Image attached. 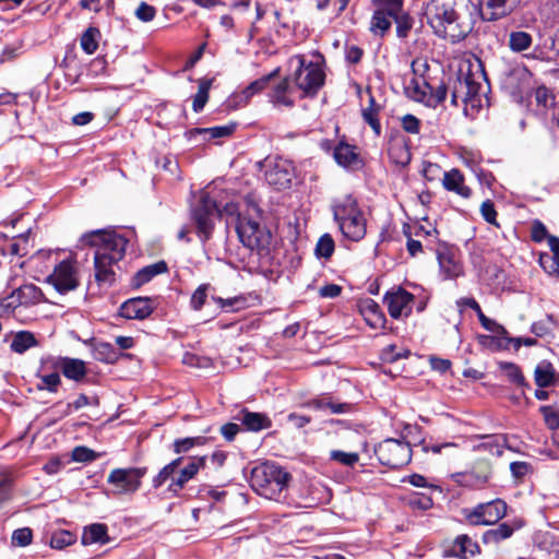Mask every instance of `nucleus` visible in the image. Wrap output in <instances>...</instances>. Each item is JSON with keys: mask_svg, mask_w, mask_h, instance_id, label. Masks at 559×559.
I'll use <instances>...</instances> for the list:
<instances>
[{"mask_svg": "<svg viewBox=\"0 0 559 559\" xmlns=\"http://www.w3.org/2000/svg\"><path fill=\"white\" fill-rule=\"evenodd\" d=\"M210 288V284L200 285L191 296L190 305L193 310H200L207 298V290Z\"/></svg>", "mask_w": 559, "mask_h": 559, "instance_id": "57", "label": "nucleus"}, {"mask_svg": "<svg viewBox=\"0 0 559 559\" xmlns=\"http://www.w3.org/2000/svg\"><path fill=\"white\" fill-rule=\"evenodd\" d=\"M354 408V405L350 403H341L333 401L330 396H328L325 409H329L332 414H346L350 413Z\"/></svg>", "mask_w": 559, "mask_h": 559, "instance_id": "62", "label": "nucleus"}, {"mask_svg": "<svg viewBox=\"0 0 559 559\" xmlns=\"http://www.w3.org/2000/svg\"><path fill=\"white\" fill-rule=\"evenodd\" d=\"M236 231L239 240L250 250L261 252L270 245L271 234L250 215L237 214Z\"/></svg>", "mask_w": 559, "mask_h": 559, "instance_id": "7", "label": "nucleus"}, {"mask_svg": "<svg viewBox=\"0 0 559 559\" xmlns=\"http://www.w3.org/2000/svg\"><path fill=\"white\" fill-rule=\"evenodd\" d=\"M504 74L510 84L513 83V80H516L520 83L522 81H526L530 76L528 70L522 64L510 67Z\"/></svg>", "mask_w": 559, "mask_h": 559, "instance_id": "58", "label": "nucleus"}, {"mask_svg": "<svg viewBox=\"0 0 559 559\" xmlns=\"http://www.w3.org/2000/svg\"><path fill=\"white\" fill-rule=\"evenodd\" d=\"M212 86V80L202 79L199 81L198 93L193 97L192 108L195 112L203 110L205 104L209 100V92Z\"/></svg>", "mask_w": 559, "mask_h": 559, "instance_id": "41", "label": "nucleus"}, {"mask_svg": "<svg viewBox=\"0 0 559 559\" xmlns=\"http://www.w3.org/2000/svg\"><path fill=\"white\" fill-rule=\"evenodd\" d=\"M94 358L98 361L106 364H114L117 361L119 354L116 348L106 342L98 343L94 348Z\"/></svg>", "mask_w": 559, "mask_h": 559, "instance_id": "40", "label": "nucleus"}, {"mask_svg": "<svg viewBox=\"0 0 559 559\" xmlns=\"http://www.w3.org/2000/svg\"><path fill=\"white\" fill-rule=\"evenodd\" d=\"M206 456H193L188 464L177 469V476L168 484L167 491L178 496L188 481L193 479L200 469L205 467Z\"/></svg>", "mask_w": 559, "mask_h": 559, "instance_id": "16", "label": "nucleus"}, {"mask_svg": "<svg viewBox=\"0 0 559 559\" xmlns=\"http://www.w3.org/2000/svg\"><path fill=\"white\" fill-rule=\"evenodd\" d=\"M335 243L330 234L322 235L314 249V253L318 258L330 259L334 252Z\"/></svg>", "mask_w": 559, "mask_h": 559, "instance_id": "46", "label": "nucleus"}, {"mask_svg": "<svg viewBox=\"0 0 559 559\" xmlns=\"http://www.w3.org/2000/svg\"><path fill=\"white\" fill-rule=\"evenodd\" d=\"M442 183L447 190L453 191L463 198L471 195V189L464 185V177L457 169L445 171Z\"/></svg>", "mask_w": 559, "mask_h": 559, "instance_id": "29", "label": "nucleus"}, {"mask_svg": "<svg viewBox=\"0 0 559 559\" xmlns=\"http://www.w3.org/2000/svg\"><path fill=\"white\" fill-rule=\"evenodd\" d=\"M167 271V264L164 261L147 265L141 269L133 277V284L140 287L150 282L154 276L165 273Z\"/></svg>", "mask_w": 559, "mask_h": 559, "instance_id": "35", "label": "nucleus"}, {"mask_svg": "<svg viewBox=\"0 0 559 559\" xmlns=\"http://www.w3.org/2000/svg\"><path fill=\"white\" fill-rule=\"evenodd\" d=\"M29 234L31 227L16 236H12L11 241L5 242L1 247V251L4 255H17L23 257L28 252L29 248Z\"/></svg>", "mask_w": 559, "mask_h": 559, "instance_id": "25", "label": "nucleus"}, {"mask_svg": "<svg viewBox=\"0 0 559 559\" xmlns=\"http://www.w3.org/2000/svg\"><path fill=\"white\" fill-rule=\"evenodd\" d=\"M47 282L61 294L75 289L79 286V278L74 261L66 259L58 263L52 274L47 277Z\"/></svg>", "mask_w": 559, "mask_h": 559, "instance_id": "14", "label": "nucleus"}, {"mask_svg": "<svg viewBox=\"0 0 559 559\" xmlns=\"http://www.w3.org/2000/svg\"><path fill=\"white\" fill-rule=\"evenodd\" d=\"M534 381L538 388H548L556 383V369L550 361L542 360L537 364L534 370Z\"/></svg>", "mask_w": 559, "mask_h": 559, "instance_id": "27", "label": "nucleus"}, {"mask_svg": "<svg viewBox=\"0 0 559 559\" xmlns=\"http://www.w3.org/2000/svg\"><path fill=\"white\" fill-rule=\"evenodd\" d=\"M388 154L390 159L396 165L405 166L411 162V153L405 140L402 138H394L390 141Z\"/></svg>", "mask_w": 559, "mask_h": 559, "instance_id": "30", "label": "nucleus"}, {"mask_svg": "<svg viewBox=\"0 0 559 559\" xmlns=\"http://www.w3.org/2000/svg\"><path fill=\"white\" fill-rule=\"evenodd\" d=\"M281 69L276 68L272 72L266 75L261 76L260 79L250 83L243 91V95L246 98L252 97L254 94L265 90L266 87H271V83L278 75Z\"/></svg>", "mask_w": 559, "mask_h": 559, "instance_id": "39", "label": "nucleus"}, {"mask_svg": "<svg viewBox=\"0 0 559 559\" xmlns=\"http://www.w3.org/2000/svg\"><path fill=\"white\" fill-rule=\"evenodd\" d=\"M359 212L361 211L358 207L357 201L350 195L337 200L333 205V216L338 225Z\"/></svg>", "mask_w": 559, "mask_h": 559, "instance_id": "24", "label": "nucleus"}, {"mask_svg": "<svg viewBox=\"0 0 559 559\" xmlns=\"http://www.w3.org/2000/svg\"><path fill=\"white\" fill-rule=\"evenodd\" d=\"M216 212V202L207 193L201 195L199 203L192 210V217L202 241H206L212 235Z\"/></svg>", "mask_w": 559, "mask_h": 559, "instance_id": "12", "label": "nucleus"}, {"mask_svg": "<svg viewBox=\"0 0 559 559\" xmlns=\"http://www.w3.org/2000/svg\"><path fill=\"white\" fill-rule=\"evenodd\" d=\"M289 480V473L271 462L261 463L251 471L252 489L270 500L281 501L284 499Z\"/></svg>", "mask_w": 559, "mask_h": 559, "instance_id": "4", "label": "nucleus"}, {"mask_svg": "<svg viewBox=\"0 0 559 559\" xmlns=\"http://www.w3.org/2000/svg\"><path fill=\"white\" fill-rule=\"evenodd\" d=\"M38 298L39 289L35 285H23L0 300V316L10 314L16 307L34 302Z\"/></svg>", "mask_w": 559, "mask_h": 559, "instance_id": "18", "label": "nucleus"}, {"mask_svg": "<svg viewBox=\"0 0 559 559\" xmlns=\"http://www.w3.org/2000/svg\"><path fill=\"white\" fill-rule=\"evenodd\" d=\"M487 93V79L483 63L478 58L465 60L460 64L459 72L452 85V104H471L480 106L481 96Z\"/></svg>", "mask_w": 559, "mask_h": 559, "instance_id": "3", "label": "nucleus"}, {"mask_svg": "<svg viewBox=\"0 0 559 559\" xmlns=\"http://www.w3.org/2000/svg\"><path fill=\"white\" fill-rule=\"evenodd\" d=\"M480 552L479 545L468 535L456 536L452 546L447 550V555L457 559H468Z\"/></svg>", "mask_w": 559, "mask_h": 559, "instance_id": "21", "label": "nucleus"}, {"mask_svg": "<svg viewBox=\"0 0 559 559\" xmlns=\"http://www.w3.org/2000/svg\"><path fill=\"white\" fill-rule=\"evenodd\" d=\"M183 459L177 457L173 460L170 463L165 465L159 473L153 478L152 485L155 489L162 487L167 481L169 484L173 481V479L177 476V469L182 465Z\"/></svg>", "mask_w": 559, "mask_h": 559, "instance_id": "34", "label": "nucleus"}, {"mask_svg": "<svg viewBox=\"0 0 559 559\" xmlns=\"http://www.w3.org/2000/svg\"><path fill=\"white\" fill-rule=\"evenodd\" d=\"M147 473L146 467L115 468L107 478V483L112 486L114 496L132 495L138 491L142 484V478Z\"/></svg>", "mask_w": 559, "mask_h": 559, "instance_id": "10", "label": "nucleus"}, {"mask_svg": "<svg viewBox=\"0 0 559 559\" xmlns=\"http://www.w3.org/2000/svg\"><path fill=\"white\" fill-rule=\"evenodd\" d=\"M12 544L19 547L28 546L33 539V532L29 527L17 528L12 533Z\"/></svg>", "mask_w": 559, "mask_h": 559, "instance_id": "56", "label": "nucleus"}, {"mask_svg": "<svg viewBox=\"0 0 559 559\" xmlns=\"http://www.w3.org/2000/svg\"><path fill=\"white\" fill-rule=\"evenodd\" d=\"M409 504L420 510H428L432 507L433 502L431 497L427 495H414L409 499Z\"/></svg>", "mask_w": 559, "mask_h": 559, "instance_id": "64", "label": "nucleus"}, {"mask_svg": "<svg viewBox=\"0 0 559 559\" xmlns=\"http://www.w3.org/2000/svg\"><path fill=\"white\" fill-rule=\"evenodd\" d=\"M76 540V536L74 533L67 530H58L55 531L49 540V545L53 549H63Z\"/></svg>", "mask_w": 559, "mask_h": 559, "instance_id": "42", "label": "nucleus"}, {"mask_svg": "<svg viewBox=\"0 0 559 559\" xmlns=\"http://www.w3.org/2000/svg\"><path fill=\"white\" fill-rule=\"evenodd\" d=\"M134 14L142 22H151L156 15V9L143 1L139 4Z\"/></svg>", "mask_w": 559, "mask_h": 559, "instance_id": "60", "label": "nucleus"}, {"mask_svg": "<svg viewBox=\"0 0 559 559\" xmlns=\"http://www.w3.org/2000/svg\"><path fill=\"white\" fill-rule=\"evenodd\" d=\"M391 17L388 11L379 9L377 10L370 21V32L377 36H384V34L391 27Z\"/></svg>", "mask_w": 559, "mask_h": 559, "instance_id": "37", "label": "nucleus"}, {"mask_svg": "<svg viewBox=\"0 0 559 559\" xmlns=\"http://www.w3.org/2000/svg\"><path fill=\"white\" fill-rule=\"evenodd\" d=\"M401 124L405 132L418 134L420 131V120L414 115L407 114L401 118Z\"/></svg>", "mask_w": 559, "mask_h": 559, "instance_id": "59", "label": "nucleus"}, {"mask_svg": "<svg viewBox=\"0 0 559 559\" xmlns=\"http://www.w3.org/2000/svg\"><path fill=\"white\" fill-rule=\"evenodd\" d=\"M465 7L462 0H431L426 8L427 22L439 37L460 41L473 28L471 19L462 13Z\"/></svg>", "mask_w": 559, "mask_h": 559, "instance_id": "2", "label": "nucleus"}, {"mask_svg": "<svg viewBox=\"0 0 559 559\" xmlns=\"http://www.w3.org/2000/svg\"><path fill=\"white\" fill-rule=\"evenodd\" d=\"M36 345L37 341L32 332L20 331L14 334L10 348L12 352L16 354H23L27 349L35 347Z\"/></svg>", "mask_w": 559, "mask_h": 559, "instance_id": "36", "label": "nucleus"}, {"mask_svg": "<svg viewBox=\"0 0 559 559\" xmlns=\"http://www.w3.org/2000/svg\"><path fill=\"white\" fill-rule=\"evenodd\" d=\"M533 37L530 33L524 31H514L509 35L508 46L513 52H523L531 48Z\"/></svg>", "mask_w": 559, "mask_h": 559, "instance_id": "38", "label": "nucleus"}, {"mask_svg": "<svg viewBox=\"0 0 559 559\" xmlns=\"http://www.w3.org/2000/svg\"><path fill=\"white\" fill-rule=\"evenodd\" d=\"M265 181L277 190H284L292 186L295 177L293 163L280 156H270L262 162Z\"/></svg>", "mask_w": 559, "mask_h": 559, "instance_id": "9", "label": "nucleus"}, {"mask_svg": "<svg viewBox=\"0 0 559 559\" xmlns=\"http://www.w3.org/2000/svg\"><path fill=\"white\" fill-rule=\"evenodd\" d=\"M507 509V503L503 500L495 499L465 510V519L473 526L493 525L506 516Z\"/></svg>", "mask_w": 559, "mask_h": 559, "instance_id": "11", "label": "nucleus"}, {"mask_svg": "<svg viewBox=\"0 0 559 559\" xmlns=\"http://www.w3.org/2000/svg\"><path fill=\"white\" fill-rule=\"evenodd\" d=\"M156 308V302L150 297H136L124 301L120 307V316L129 320H144Z\"/></svg>", "mask_w": 559, "mask_h": 559, "instance_id": "19", "label": "nucleus"}, {"mask_svg": "<svg viewBox=\"0 0 559 559\" xmlns=\"http://www.w3.org/2000/svg\"><path fill=\"white\" fill-rule=\"evenodd\" d=\"M478 438L481 441L473 447V451L487 452L491 456H501L508 442L506 435H483Z\"/></svg>", "mask_w": 559, "mask_h": 559, "instance_id": "22", "label": "nucleus"}, {"mask_svg": "<svg viewBox=\"0 0 559 559\" xmlns=\"http://www.w3.org/2000/svg\"><path fill=\"white\" fill-rule=\"evenodd\" d=\"M520 0H479V12L485 21H497L509 15Z\"/></svg>", "mask_w": 559, "mask_h": 559, "instance_id": "20", "label": "nucleus"}, {"mask_svg": "<svg viewBox=\"0 0 559 559\" xmlns=\"http://www.w3.org/2000/svg\"><path fill=\"white\" fill-rule=\"evenodd\" d=\"M392 19L396 23V34L400 38H405L408 35L413 26V22L408 15L402 13V11L397 14L391 15Z\"/></svg>", "mask_w": 559, "mask_h": 559, "instance_id": "53", "label": "nucleus"}, {"mask_svg": "<svg viewBox=\"0 0 559 559\" xmlns=\"http://www.w3.org/2000/svg\"><path fill=\"white\" fill-rule=\"evenodd\" d=\"M236 129V124L217 126L212 128L195 129L193 132L199 134H210L212 139L226 138L233 134Z\"/></svg>", "mask_w": 559, "mask_h": 559, "instance_id": "49", "label": "nucleus"}, {"mask_svg": "<svg viewBox=\"0 0 559 559\" xmlns=\"http://www.w3.org/2000/svg\"><path fill=\"white\" fill-rule=\"evenodd\" d=\"M333 156L338 165L346 168H354L360 163L357 147L344 142L335 146Z\"/></svg>", "mask_w": 559, "mask_h": 559, "instance_id": "26", "label": "nucleus"}, {"mask_svg": "<svg viewBox=\"0 0 559 559\" xmlns=\"http://www.w3.org/2000/svg\"><path fill=\"white\" fill-rule=\"evenodd\" d=\"M109 540L107 534V526L105 524L95 523L84 528L82 535V543L84 545L91 544H106Z\"/></svg>", "mask_w": 559, "mask_h": 559, "instance_id": "33", "label": "nucleus"}, {"mask_svg": "<svg viewBox=\"0 0 559 559\" xmlns=\"http://www.w3.org/2000/svg\"><path fill=\"white\" fill-rule=\"evenodd\" d=\"M436 254L443 280H454L463 275L457 248L445 242L438 243Z\"/></svg>", "mask_w": 559, "mask_h": 559, "instance_id": "13", "label": "nucleus"}, {"mask_svg": "<svg viewBox=\"0 0 559 559\" xmlns=\"http://www.w3.org/2000/svg\"><path fill=\"white\" fill-rule=\"evenodd\" d=\"M71 457L75 462L86 463L98 459L99 454L87 447L79 445L72 450Z\"/></svg>", "mask_w": 559, "mask_h": 559, "instance_id": "54", "label": "nucleus"}, {"mask_svg": "<svg viewBox=\"0 0 559 559\" xmlns=\"http://www.w3.org/2000/svg\"><path fill=\"white\" fill-rule=\"evenodd\" d=\"M500 367L506 372V376L510 381L521 386L527 385L525 378L518 365L513 362H502Z\"/></svg>", "mask_w": 559, "mask_h": 559, "instance_id": "50", "label": "nucleus"}, {"mask_svg": "<svg viewBox=\"0 0 559 559\" xmlns=\"http://www.w3.org/2000/svg\"><path fill=\"white\" fill-rule=\"evenodd\" d=\"M61 362V356L41 357L36 374H60Z\"/></svg>", "mask_w": 559, "mask_h": 559, "instance_id": "43", "label": "nucleus"}, {"mask_svg": "<svg viewBox=\"0 0 559 559\" xmlns=\"http://www.w3.org/2000/svg\"><path fill=\"white\" fill-rule=\"evenodd\" d=\"M374 453L382 465L391 468H400L411 462L412 450L407 442L389 438L381 441L374 449Z\"/></svg>", "mask_w": 559, "mask_h": 559, "instance_id": "8", "label": "nucleus"}, {"mask_svg": "<svg viewBox=\"0 0 559 559\" xmlns=\"http://www.w3.org/2000/svg\"><path fill=\"white\" fill-rule=\"evenodd\" d=\"M242 425L250 431H260L269 429L272 426V420L262 413H254L243 409L240 418Z\"/></svg>", "mask_w": 559, "mask_h": 559, "instance_id": "32", "label": "nucleus"}, {"mask_svg": "<svg viewBox=\"0 0 559 559\" xmlns=\"http://www.w3.org/2000/svg\"><path fill=\"white\" fill-rule=\"evenodd\" d=\"M520 525H513L509 522H503L499 524L496 528H491L486 531L483 536L481 540L484 544H498L509 537L512 536L515 530H518Z\"/></svg>", "mask_w": 559, "mask_h": 559, "instance_id": "31", "label": "nucleus"}, {"mask_svg": "<svg viewBox=\"0 0 559 559\" xmlns=\"http://www.w3.org/2000/svg\"><path fill=\"white\" fill-rule=\"evenodd\" d=\"M331 460L338 462L345 466H353L359 461V455L356 452H344L341 450H333L330 453Z\"/></svg>", "mask_w": 559, "mask_h": 559, "instance_id": "55", "label": "nucleus"}, {"mask_svg": "<svg viewBox=\"0 0 559 559\" xmlns=\"http://www.w3.org/2000/svg\"><path fill=\"white\" fill-rule=\"evenodd\" d=\"M338 227L347 239L352 241L361 240L366 235V219L362 212H359L357 215H354L344 223H341Z\"/></svg>", "mask_w": 559, "mask_h": 559, "instance_id": "23", "label": "nucleus"}, {"mask_svg": "<svg viewBox=\"0 0 559 559\" xmlns=\"http://www.w3.org/2000/svg\"><path fill=\"white\" fill-rule=\"evenodd\" d=\"M13 479L10 476H4L0 479V506L11 498Z\"/></svg>", "mask_w": 559, "mask_h": 559, "instance_id": "63", "label": "nucleus"}, {"mask_svg": "<svg viewBox=\"0 0 559 559\" xmlns=\"http://www.w3.org/2000/svg\"><path fill=\"white\" fill-rule=\"evenodd\" d=\"M290 78H283L271 83L269 100L276 108H292L296 102V88L290 84Z\"/></svg>", "mask_w": 559, "mask_h": 559, "instance_id": "17", "label": "nucleus"}, {"mask_svg": "<svg viewBox=\"0 0 559 559\" xmlns=\"http://www.w3.org/2000/svg\"><path fill=\"white\" fill-rule=\"evenodd\" d=\"M388 311L393 319L408 317L412 313L413 294L402 287L393 288L383 298Z\"/></svg>", "mask_w": 559, "mask_h": 559, "instance_id": "15", "label": "nucleus"}, {"mask_svg": "<svg viewBox=\"0 0 559 559\" xmlns=\"http://www.w3.org/2000/svg\"><path fill=\"white\" fill-rule=\"evenodd\" d=\"M40 380L37 384L38 390H46L51 393H56L61 383L60 374H36Z\"/></svg>", "mask_w": 559, "mask_h": 559, "instance_id": "51", "label": "nucleus"}, {"mask_svg": "<svg viewBox=\"0 0 559 559\" xmlns=\"http://www.w3.org/2000/svg\"><path fill=\"white\" fill-rule=\"evenodd\" d=\"M535 100L538 106L548 109L555 105V95L546 86H538L535 90Z\"/></svg>", "mask_w": 559, "mask_h": 559, "instance_id": "52", "label": "nucleus"}, {"mask_svg": "<svg viewBox=\"0 0 559 559\" xmlns=\"http://www.w3.org/2000/svg\"><path fill=\"white\" fill-rule=\"evenodd\" d=\"M480 213L487 223L498 226L497 211L495 209L492 201H490V200L484 201L480 205Z\"/></svg>", "mask_w": 559, "mask_h": 559, "instance_id": "61", "label": "nucleus"}, {"mask_svg": "<svg viewBox=\"0 0 559 559\" xmlns=\"http://www.w3.org/2000/svg\"><path fill=\"white\" fill-rule=\"evenodd\" d=\"M99 31L96 27H88L81 37V47L87 53H94L98 48Z\"/></svg>", "mask_w": 559, "mask_h": 559, "instance_id": "45", "label": "nucleus"}, {"mask_svg": "<svg viewBox=\"0 0 559 559\" xmlns=\"http://www.w3.org/2000/svg\"><path fill=\"white\" fill-rule=\"evenodd\" d=\"M82 241L95 247V280L99 285L111 286L116 282L119 262L124 255L127 239L112 230H95L82 237Z\"/></svg>", "mask_w": 559, "mask_h": 559, "instance_id": "1", "label": "nucleus"}, {"mask_svg": "<svg viewBox=\"0 0 559 559\" xmlns=\"http://www.w3.org/2000/svg\"><path fill=\"white\" fill-rule=\"evenodd\" d=\"M61 372L66 378L76 382H80L85 378L87 370L83 360L61 357Z\"/></svg>", "mask_w": 559, "mask_h": 559, "instance_id": "28", "label": "nucleus"}, {"mask_svg": "<svg viewBox=\"0 0 559 559\" xmlns=\"http://www.w3.org/2000/svg\"><path fill=\"white\" fill-rule=\"evenodd\" d=\"M207 439L202 436L176 439L173 444L174 452L177 454L186 453L194 447L204 445Z\"/></svg>", "mask_w": 559, "mask_h": 559, "instance_id": "44", "label": "nucleus"}, {"mask_svg": "<svg viewBox=\"0 0 559 559\" xmlns=\"http://www.w3.org/2000/svg\"><path fill=\"white\" fill-rule=\"evenodd\" d=\"M380 110L381 107H365L361 110L365 122L371 127L377 136L381 134V124L378 118Z\"/></svg>", "mask_w": 559, "mask_h": 559, "instance_id": "48", "label": "nucleus"}, {"mask_svg": "<svg viewBox=\"0 0 559 559\" xmlns=\"http://www.w3.org/2000/svg\"><path fill=\"white\" fill-rule=\"evenodd\" d=\"M539 412L543 415L545 425L550 430H557L559 428V408L554 405H544L539 407Z\"/></svg>", "mask_w": 559, "mask_h": 559, "instance_id": "47", "label": "nucleus"}, {"mask_svg": "<svg viewBox=\"0 0 559 559\" xmlns=\"http://www.w3.org/2000/svg\"><path fill=\"white\" fill-rule=\"evenodd\" d=\"M406 93L413 100L435 108L445 99L447 85L442 80L427 73L414 78L407 85Z\"/></svg>", "mask_w": 559, "mask_h": 559, "instance_id": "6", "label": "nucleus"}, {"mask_svg": "<svg viewBox=\"0 0 559 559\" xmlns=\"http://www.w3.org/2000/svg\"><path fill=\"white\" fill-rule=\"evenodd\" d=\"M314 58L316 60L307 61L305 56L297 55L290 59V63L296 62L297 67L289 78L301 92L300 97L316 96L324 84L323 58L321 55H316Z\"/></svg>", "mask_w": 559, "mask_h": 559, "instance_id": "5", "label": "nucleus"}]
</instances>
